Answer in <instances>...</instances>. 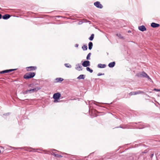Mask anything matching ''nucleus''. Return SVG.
Returning a JSON list of instances; mask_svg holds the SVG:
<instances>
[{
  "label": "nucleus",
  "mask_w": 160,
  "mask_h": 160,
  "mask_svg": "<svg viewBox=\"0 0 160 160\" xmlns=\"http://www.w3.org/2000/svg\"><path fill=\"white\" fill-rule=\"evenodd\" d=\"M41 89L40 87H36L34 88L33 89H31L30 90H27L26 91H23L22 92V93L23 94H26L28 93H31L32 92H36L38 90Z\"/></svg>",
  "instance_id": "nucleus-1"
},
{
  "label": "nucleus",
  "mask_w": 160,
  "mask_h": 160,
  "mask_svg": "<svg viewBox=\"0 0 160 160\" xmlns=\"http://www.w3.org/2000/svg\"><path fill=\"white\" fill-rule=\"evenodd\" d=\"M35 75V73L30 72L26 73L23 76V78L26 79H28L33 78Z\"/></svg>",
  "instance_id": "nucleus-2"
},
{
  "label": "nucleus",
  "mask_w": 160,
  "mask_h": 160,
  "mask_svg": "<svg viewBox=\"0 0 160 160\" xmlns=\"http://www.w3.org/2000/svg\"><path fill=\"white\" fill-rule=\"evenodd\" d=\"M37 69V67L36 66H30L27 67L26 68V69L27 71L30 72L35 70Z\"/></svg>",
  "instance_id": "nucleus-3"
},
{
  "label": "nucleus",
  "mask_w": 160,
  "mask_h": 160,
  "mask_svg": "<svg viewBox=\"0 0 160 160\" xmlns=\"http://www.w3.org/2000/svg\"><path fill=\"white\" fill-rule=\"evenodd\" d=\"M94 5L97 8H103L102 5L100 4L99 2H96L94 3Z\"/></svg>",
  "instance_id": "nucleus-4"
},
{
  "label": "nucleus",
  "mask_w": 160,
  "mask_h": 160,
  "mask_svg": "<svg viewBox=\"0 0 160 160\" xmlns=\"http://www.w3.org/2000/svg\"><path fill=\"white\" fill-rule=\"evenodd\" d=\"M61 96V94L58 92L54 94L53 96V98L54 99H58Z\"/></svg>",
  "instance_id": "nucleus-5"
},
{
  "label": "nucleus",
  "mask_w": 160,
  "mask_h": 160,
  "mask_svg": "<svg viewBox=\"0 0 160 160\" xmlns=\"http://www.w3.org/2000/svg\"><path fill=\"white\" fill-rule=\"evenodd\" d=\"M82 65L84 67L89 66L90 65V62L88 61H85L82 63Z\"/></svg>",
  "instance_id": "nucleus-6"
},
{
  "label": "nucleus",
  "mask_w": 160,
  "mask_h": 160,
  "mask_svg": "<svg viewBox=\"0 0 160 160\" xmlns=\"http://www.w3.org/2000/svg\"><path fill=\"white\" fill-rule=\"evenodd\" d=\"M16 70V69H11L9 70H7L4 71H2L0 72V73L1 74H3L9 72L13 71H14Z\"/></svg>",
  "instance_id": "nucleus-7"
},
{
  "label": "nucleus",
  "mask_w": 160,
  "mask_h": 160,
  "mask_svg": "<svg viewBox=\"0 0 160 160\" xmlns=\"http://www.w3.org/2000/svg\"><path fill=\"white\" fill-rule=\"evenodd\" d=\"M75 69L78 71H82V67L78 64L76 65Z\"/></svg>",
  "instance_id": "nucleus-8"
},
{
  "label": "nucleus",
  "mask_w": 160,
  "mask_h": 160,
  "mask_svg": "<svg viewBox=\"0 0 160 160\" xmlns=\"http://www.w3.org/2000/svg\"><path fill=\"white\" fill-rule=\"evenodd\" d=\"M138 29L139 30L142 32L145 31L146 30V28L144 25L139 26L138 27Z\"/></svg>",
  "instance_id": "nucleus-9"
},
{
  "label": "nucleus",
  "mask_w": 160,
  "mask_h": 160,
  "mask_svg": "<svg viewBox=\"0 0 160 160\" xmlns=\"http://www.w3.org/2000/svg\"><path fill=\"white\" fill-rule=\"evenodd\" d=\"M151 26L153 28H156L160 26V24L154 22H152L151 24Z\"/></svg>",
  "instance_id": "nucleus-10"
},
{
  "label": "nucleus",
  "mask_w": 160,
  "mask_h": 160,
  "mask_svg": "<svg viewBox=\"0 0 160 160\" xmlns=\"http://www.w3.org/2000/svg\"><path fill=\"white\" fill-rule=\"evenodd\" d=\"M11 16L9 14H6L2 16V18L4 19H7L10 18Z\"/></svg>",
  "instance_id": "nucleus-11"
},
{
  "label": "nucleus",
  "mask_w": 160,
  "mask_h": 160,
  "mask_svg": "<svg viewBox=\"0 0 160 160\" xmlns=\"http://www.w3.org/2000/svg\"><path fill=\"white\" fill-rule=\"evenodd\" d=\"M63 80V79L62 78H57L55 80V82H61Z\"/></svg>",
  "instance_id": "nucleus-12"
},
{
  "label": "nucleus",
  "mask_w": 160,
  "mask_h": 160,
  "mask_svg": "<svg viewBox=\"0 0 160 160\" xmlns=\"http://www.w3.org/2000/svg\"><path fill=\"white\" fill-rule=\"evenodd\" d=\"M115 64V63L114 62H112L110 63L108 66L110 68H112L114 67Z\"/></svg>",
  "instance_id": "nucleus-13"
},
{
  "label": "nucleus",
  "mask_w": 160,
  "mask_h": 160,
  "mask_svg": "<svg viewBox=\"0 0 160 160\" xmlns=\"http://www.w3.org/2000/svg\"><path fill=\"white\" fill-rule=\"evenodd\" d=\"M140 91L132 92H131L129 94L130 95H135L137 94L140 93Z\"/></svg>",
  "instance_id": "nucleus-14"
},
{
  "label": "nucleus",
  "mask_w": 160,
  "mask_h": 160,
  "mask_svg": "<svg viewBox=\"0 0 160 160\" xmlns=\"http://www.w3.org/2000/svg\"><path fill=\"white\" fill-rule=\"evenodd\" d=\"M98 67L100 68H104L106 67V65L105 64H99L98 65Z\"/></svg>",
  "instance_id": "nucleus-15"
},
{
  "label": "nucleus",
  "mask_w": 160,
  "mask_h": 160,
  "mask_svg": "<svg viewBox=\"0 0 160 160\" xmlns=\"http://www.w3.org/2000/svg\"><path fill=\"white\" fill-rule=\"evenodd\" d=\"M85 77V75H79L78 78H77L79 79H84Z\"/></svg>",
  "instance_id": "nucleus-16"
},
{
  "label": "nucleus",
  "mask_w": 160,
  "mask_h": 160,
  "mask_svg": "<svg viewBox=\"0 0 160 160\" xmlns=\"http://www.w3.org/2000/svg\"><path fill=\"white\" fill-rule=\"evenodd\" d=\"M93 46V44L91 42H90L88 44V46H89V50H91Z\"/></svg>",
  "instance_id": "nucleus-17"
},
{
  "label": "nucleus",
  "mask_w": 160,
  "mask_h": 160,
  "mask_svg": "<svg viewBox=\"0 0 160 160\" xmlns=\"http://www.w3.org/2000/svg\"><path fill=\"white\" fill-rule=\"evenodd\" d=\"M54 156L56 157H57V158H62V156L60 155H59V154H56L55 153H53L52 154Z\"/></svg>",
  "instance_id": "nucleus-18"
},
{
  "label": "nucleus",
  "mask_w": 160,
  "mask_h": 160,
  "mask_svg": "<svg viewBox=\"0 0 160 160\" xmlns=\"http://www.w3.org/2000/svg\"><path fill=\"white\" fill-rule=\"evenodd\" d=\"M142 77H147L148 78H149V77L147 76V74L144 72H142Z\"/></svg>",
  "instance_id": "nucleus-19"
},
{
  "label": "nucleus",
  "mask_w": 160,
  "mask_h": 160,
  "mask_svg": "<svg viewBox=\"0 0 160 160\" xmlns=\"http://www.w3.org/2000/svg\"><path fill=\"white\" fill-rule=\"evenodd\" d=\"M94 36V35L93 34H92L91 36L89 38V39L91 41L93 39Z\"/></svg>",
  "instance_id": "nucleus-20"
},
{
  "label": "nucleus",
  "mask_w": 160,
  "mask_h": 160,
  "mask_svg": "<svg viewBox=\"0 0 160 160\" xmlns=\"http://www.w3.org/2000/svg\"><path fill=\"white\" fill-rule=\"evenodd\" d=\"M82 48L83 50H86L88 48L87 46L86 45H83L82 46Z\"/></svg>",
  "instance_id": "nucleus-21"
},
{
  "label": "nucleus",
  "mask_w": 160,
  "mask_h": 160,
  "mask_svg": "<svg viewBox=\"0 0 160 160\" xmlns=\"http://www.w3.org/2000/svg\"><path fill=\"white\" fill-rule=\"evenodd\" d=\"M142 72H140V73H137L136 75L137 77H142Z\"/></svg>",
  "instance_id": "nucleus-22"
},
{
  "label": "nucleus",
  "mask_w": 160,
  "mask_h": 160,
  "mask_svg": "<svg viewBox=\"0 0 160 160\" xmlns=\"http://www.w3.org/2000/svg\"><path fill=\"white\" fill-rule=\"evenodd\" d=\"M86 70L89 72H90L91 73H92L93 72V70L92 69H90V68L89 67H87L86 68Z\"/></svg>",
  "instance_id": "nucleus-23"
},
{
  "label": "nucleus",
  "mask_w": 160,
  "mask_h": 160,
  "mask_svg": "<svg viewBox=\"0 0 160 160\" xmlns=\"http://www.w3.org/2000/svg\"><path fill=\"white\" fill-rule=\"evenodd\" d=\"M91 53H89L88 54V55L87 56V60H89L90 59V56H91Z\"/></svg>",
  "instance_id": "nucleus-24"
},
{
  "label": "nucleus",
  "mask_w": 160,
  "mask_h": 160,
  "mask_svg": "<svg viewBox=\"0 0 160 160\" xmlns=\"http://www.w3.org/2000/svg\"><path fill=\"white\" fill-rule=\"evenodd\" d=\"M116 35L121 38H122V39L123 38V37L122 36V35L120 34H116Z\"/></svg>",
  "instance_id": "nucleus-25"
},
{
  "label": "nucleus",
  "mask_w": 160,
  "mask_h": 160,
  "mask_svg": "<svg viewBox=\"0 0 160 160\" xmlns=\"http://www.w3.org/2000/svg\"><path fill=\"white\" fill-rule=\"evenodd\" d=\"M65 65L66 67L67 68H71V66L68 63L65 64Z\"/></svg>",
  "instance_id": "nucleus-26"
},
{
  "label": "nucleus",
  "mask_w": 160,
  "mask_h": 160,
  "mask_svg": "<svg viewBox=\"0 0 160 160\" xmlns=\"http://www.w3.org/2000/svg\"><path fill=\"white\" fill-rule=\"evenodd\" d=\"M38 150V149H35V148H32V151L33 152H35L36 151H37Z\"/></svg>",
  "instance_id": "nucleus-27"
},
{
  "label": "nucleus",
  "mask_w": 160,
  "mask_h": 160,
  "mask_svg": "<svg viewBox=\"0 0 160 160\" xmlns=\"http://www.w3.org/2000/svg\"><path fill=\"white\" fill-rule=\"evenodd\" d=\"M27 150L29 152H31L32 151V148H28V149Z\"/></svg>",
  "instance_id": "nucleus-28"
},
{
  "label": "nucleus",
  "mask_w": 160,
  "mask_h": 160,
  "mask_svg": "<svg viewBox=\"0 0 160 160\" xmlns=\"http://www.w3.org/2000/svg\"><path fill=\"white\" fill-rule=\"evenodd\" d=\"M153 90H154V91H160V90H158V89H157L156 88H155L153 89Z\"/></svg>",
  "instance_id": "nucleus-29"
},
{
  "label": "nucleus",
  "mask_w": 160,
  "mask_h": 160,
  "mask_svg": "<svg viewBox=\"0 0 160 160\" xmlns=\"http://www.w3.org/2000/svg\"><path fill=\"white\" fill-rule=\"evenodd\" d=\"M103 74H102V73H99L98 74V76H101V75H103Z\"/></svg>",
  "instance_id": "nucleus-30"
},
{
  "label": "nucleus",
  "mask_w": 160,
  "mask_h": 160,
  "mask_svg": "<svg viewBox=\"0 0 160 160\" xmlns=\"http://www.w3.org/2000/svg\"><path fill=\"white\" fill-rule=\"evenodd\" d=\"M54 102H58V100L54 99Z\"/></svg>",
  "instance_id": "nucleus-31"
},
{
  "label": "nucleus",
  "mask_w": 160,
  "mask_h": 160,
  "mask_svg": "<svg viewBox=\"0 0 160 160\" xmlns=\"http://www.w3.org/2000/svg\"><path fill=\"white\" fill-rule=\"evenodd\" d=\"M2 17V15L1 14H0V19Z\"/></svg>",
  "instance_id": "nucleus-32"
},
{
  "label": "nucleus",
  "mask_w": 160,
  "mask_h": 160,
  "mask_svg": "<svg viewBox=\"0 0 160 160\" xmlns=\"http://www.w3.org/2000/svg\"><path fill=\"white\" fill-rule=\"evenodd\" d=\"M153 155V154H152L151 155V157H152Z\"/></svg>",
  "instance_id": "nucleus-33"
},
{
  "label": "nucleus",
  "mask_w": 160,
  "mask_h": 160,
  "mask_svg": "<svg viewBox=\"0 0 160 160\" xmlns=\"http://www.w3.org/2000/svg\"><path fill=\"white\" fill-rule=\"evenodd\" d=\"M128 32H131V31H128Z\"/></svg>",
  "instance_id": "nucleus-34"
},
{
  "label": "nucleus",
  "mask_w": 160,
  "mask_h": 160,
  "mask_svg": "<svg viewBox=\"0 0 160 160\" xmlns=\"http://www.w3.org/2000/svg\"><path fill=\"white\" fill-rule=\"evenodd\" d=\"M1 153V150H0V153Z\"/></svg>",
  "instance_id": "nucleus-35"
}]
</instances>
